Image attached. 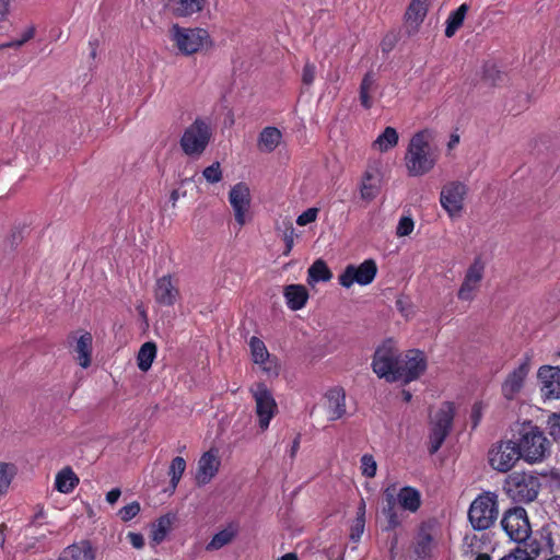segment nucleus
<instances>
[{"label":"nucleus","mask_w":560,"mask_h":560,"mask_svg":"<svg viewBox=\"0 0 560 560\" xmlns=\"http://www.w3.org/2000/svg\"><path fill=\"white\" fill-rule=\"evenodd\" d=\"M436 154L430 145V133L428 130L416 132L405 154V166L411 177H419L428 174L436 164Z\"/></svg>","instance_id":"obj_1"},{"label":"nucleus","mask_w":560,"mask_h":560,"mask_svg":"<svg viewBox=\"0 0 560 560\" xmlns=\"http://www.w3.org/2000/svg\"><path fill=\"white\" fill-rule=\"evenodd\" d=\"M477 290L478 289H476L475 287H472L471 284L464 280L457 292V298L460 301H471Z\"/></svg>","instance_id":"obj_53"},{"label":"nucleus","mask_w":560,"mask_h":560,"mask_svg":"<svg viewBox=\"0 0 560 560\" xmlns=\"http://www.w3.org/2000/svg\"><path fill=\"white\" fill-rule=\"evenodd\" d=\"M468 10L469 5L467 3H463L456 10L450 13L445 22V36L447 38L453 37L459 30V27L463 25Z\"/></svg>","instance_id":"obj_32"},{"label":"nucleus","mask_w":560,"mask_h":560,"mask_svg":"<svg viewBox=\"0 0 560 560\" xmlns=\"http://www.w3.org/2000/svg\"><path fill=\"white\" fill-rule=\"evenodd\" d=\"M156 352H158V348H156L155 342H153V341L144 342L140 347V349L138 351V355H137V364H138L139 370H141L142 372L149 371L152 366V363H153L155 357H156Z\"/></svg>","instance_id":"obj_36"},{"label":"nucleus","mask_w":560,"mask_h":560,"mask_svg":"<svg viewBox=\"0 0 560 560\" xmlns=\"http://www.w3.org/2000/svg\"><path fill=\"white\" fill-rule=\"evenodd\" d=\"M381 178V171L375 163L369 165L363 174L362 184L360 187L361 198L364 200H373L378 194V184Z\"/></svg>","instance_id":"obj_23"},{"label":"nucleus","mask_w":560,"mask_h":560,"mask_svg":"<svg viewBox=\"0 0 560 560\" xmlns=\"http://www.w3.org/2000/svg\"><path fill=\"white\" fill-rule=\"evenodd\" d=\"M401 360V353L394 341L388 338L384 340L375 350L372 369L373 372L380 377L385 378L387 382L399 381V364Z\"/></svg>","instance_id":"obj_6"},{"label":"nucleus","mask_w":560,"mask_h":560,"mask_svg":"<svg viewBox=\"0 0 560 560\" xmlns=\"http://www.w3.org/2000/svg\"><path fill=\"white\" fill-rule=\"evenodd\" d=\"M375 88V78L372 71H368L360 84L359 98L361 105L365 109H370L373 105L370 92Z\"/></svg>","instance_id":"obj_39"},{"label":"nucleus","mask_w":560,"mask_h":560,"mask_svg":"<svg viewBox=\"0 0 560 560\" xmlns=\"http://www.w3.org/2000/svg\"><path fill=\"white\" fill-rule=\"evenodd\" d=\"M540 478L533 471H513L504 480L503 490L517 503L533 502L540 490Z\"/></svg>","instance_id":"obj_4"},{"label":"nucleus","mask_w":560,"mask_h":560,"mask_svg":"<svg viewBox=\"0 0 560 560\" xmlns=\"http://www.w3.org/2000/svg\"><path fill=\"white\" fill-rule=\"evenodd\" d=\"M316 66L310 61H306L302 71V82L305 85H312L315 80Z\"/></svg>","instance_id":"obj_55"},{"label":"nucleus","mask_w":560,"mask_h":560,"mask_svg":"<svg viewBox=\"0 0 560 560\" xmlns=\"http://www.w3.org/2000/svg\"><path fill=\"white\" fill-rule=\"evenodd\" d=\"M377 273V265L374 259H365L359 266L348 265L339 275L338 282L343 288H351L354 283L368 285L372 283Z\"/></svg>","instance_id":"obj_12"},{"label":"nucleus","mask_w":560,"mask_h":560,"mask_svg":"<svg viewBox=\"0 0 560 560\" xmlns=\"http://www.w3.org/2000/svg\"><path fill=\"white\" fill-rule=\"evenodd\" d=\"M476 560H492L488 553H478Z\"/></svg>","instance_id":"obj_64"},{"label":"nucleus","mask_w":560,"mask_h":560,"mask_svg":"<svg viewBox=\"0 0 560 560\" xmlns=\"http://www.w3.org/2000/svg\"><path fill=\"white\" fill-rule=\"evenodd\" d=\"M522 458L527 463H539L550 452V442L544 431L530 422L523 423L513 436Z\"/></svg>","instance_id":"obj_2"},{"label":"nucleus","mask_w":560,"mask_h":560,"mask_svg":"<svg viewBox=\"0 0 560 560\" xmlns=\"http://www.w3.org/2000/svg\"><path fill=\"white\" fill-rule=\"evenodd\" d=\"M95 551L89 540H81L66 547L58 560H94Z\"/></svg>","instance_id":"obj_25"},{"label":"nucleus","mask_w":560,"mask_h":560,"mask_svg":"<svg viewBox=\"0 0 560 560\" xmlns=\"http://www.w3.org/2000/svg\"><path fill=\"white\" fill-rule=\"evenodd\" d=\"M537 380L540 396L546 400L560 399V368L542 365L538 369Z\"/></svg>","instance_id":"obj_15"},{"label":"nucleus","mask_w":560,"mask_h":560,"mask_svg":"<svg viewBox=\"0 0 560 560\" xmlns=\"http://www.w3.org/2000/svg\"><path fill=\"white\" fill-rule=\"evenodd\" d=\"M172 526V520L168 515H163L158 518L156 523L153 525L152 532H151V539L155 544H161L167 533L170 532Z\"/></svg>","instance_id":"obj_41"},{"label":"nucleus","mask_w":560,"mask_h":560,"mask_svg":"<svg viewBox=\"0 0 560 560\" xmlns=\"http://www.w3.org/2000/svg\"><path fill=\"white\" fill-rule=\"evenodd\" d=\"M185 469L186 460L183 457L176 456L175 458L172 459L168 468V475L171 476L170 486L172 488V491H174L177 488L183 477V474L185 472Z\"/></svg>","instance_id":"obj_42"},{"label":"nucleus","mask_w":560,"mask_h":560,"mask_svg":"<svg viewBox=\"0 0 560 560\" xmlns=\"http://www.w3.org/2000/svg\"><path fill=\"white\" fill-rule=\"evenodd\" d=\"M300 447V435H298L294 440H293V443H292V446H291V452H290V455L291 457H294L298 450Z\"/></svg>","instance_id":"obj_61"},{"label":"nucleus","mask_w":560,"mask_h":560,"mask_svg":"<svg viewBox=\"0 0 560 560\" xmlns=\"http://www.w3.org/2000/svg\"><path fill=\"white\" fill-rule=\"evenodd\" d=\"M15 475L16 467L14 464L0 462V495L7 492Z\"/></svg>","instance_id":"obj_43"},{"label":"nucleus","mask_w":560,"mask_h":560,"mask_svg":"<svg viewBox=\"0 0 560 560\" xmlns=\"http://www.w3.org/2000/svg\"><path fill=\"white\" fill-rule=\"evenodd\" d=\"M34 35H35V27L34 26H30L27 30L24 31V33L22 34V37L20 39H15V40L3 43V44L0 45V48L3 49V48H18V47H21L26 42L32 39L34 37Z\"/></svg>","instance_id":"obj_50"},{"label":"nucleus","mask_w":560,"mask_h":560,"mask_svg":"<svg viewBox=\"0 0 560 560\" xmlns=\"http://www.w3.org/2000/svg\"><path fill=\"white\" fill-rule=\"evenodd\" d=\"M221 466V460L218 455V450L211 448L205 452L197 464L196 482L198 486L209 483L218 474Z\"/></svg>","instance_id":"obj_19"},{"label":"nucleus","mask_w":560,"mask_h":560,"mask_svg":"<svg viewBox=\"0 0 560 560\" xmlns=\"http://www.w3.org/2000/svg\"><path fill=\"white\" fill-rule=\"evenodd\" d=\"M206 0H167V7L176 18H188L203 10Z\"/></svg>","instance_id":"obj_27"},{"label":"nucleus","mask_w":560,"mask_h":560,"mask_svg":"<svg viewBox=\"0 0 560 560\" xmlns=\"http://www.w3.org/2000/svg\"><path fill=\"white\" fill-rule=\"evenodd\" d=\"M522 458L515 439L501 441L489 452L490 466L501 472L509 471Z\"/></svg>","instance_id":"obj_13"},{"label":"nucleus","mask_w":560,"mask_h":560,"mask_svg":"<svg viewBox=\"0 0 560 560\" xmlns=\"http://www.w3.org/2000/svg\"><path fill=\"white\" fill-rule=\"evenodd\" d=\"M501 526L506 535L515 542H524L532 533L527 512L522 506L509 509L503 514Z\"/></svg>","instance_id":"obj_11"},{"label":"nucleus","mask_w":560,"mask_h":560,"mask_svg":"<svg viewBox=\"0 0 560 560\" xmlns=\"http://www.w3.org/2000/svg\"><path fill=\"white\" fill-rule=\"evenodd\" d=\"M529 373V364L522 362L504 380L501 390L504 398L513 400L521 393L525 380Z\"/></svg>","instance_id":"obj_20"},{"label":"nucleus","mask_w":560,"mask_h":560,"mask_svg":"<svg viewBox=\"0 0 560 560\" xmlns=\"http://www.w3.org/2000/svg\"><path fill=\"white\" fill-rule=\"evenodd\" d=\"M180 298L178 280L172 275L156 279L154 285V300L162 306H173Z\"/></svg>","instance_id":"obj_17"},{"label":"nucleus","mask_w":560,"mask_h":560,"mask_svg":"<svg viewBox=\"0 0 560 560\" xmlns=\"http://www.w3.org/2000/svg\"><path fill=\"white\" fill-rule=\"evenodd\" d=\"M397 545H398V537H397V535H394L393 539L390 540V546H389V552H390L392 558H394L395 549L397 548Z\"/></svg>","instance_id":"obj_62"},{"label":"nucleus","mask_w":560,"mask_h":560,"mask_svg":"<svg viewBox=\"0 0 560 560\" xmlns=\"http://www.w3.org/2000/svg\"><path fill=\"white\" fill-rule=\"evenodd\" d=\"M238 527L236 524H229L225 528L213 535L211 540L206 545L207 551H214L229 545L237 535Z\"/></svg>","instance_id":"obj_30"},{"label":"nucleus","mask_w":560,"mask_h":560,"mask_svg":"<svg viewBox=\"0 0 560 560\" xmlns=\"http://www.w3.org/2000/svg\"><path fill=\"white\" fill-rule=\"evenodd\" d=\"M361 472L366 478H373L376 475L377 464L371 454H364L361 457Z\"/></svg>","instance_id":"obj_47"},{"label":"nucleus","mask_w":560,"mask_h":560,"mask_svg":"<svg viewBox=\"0 0 560 560\" xmlns=\"http://www.w3.org/2000/svg\"><path fill=\"white\" fill-rule=\"evenodd\" d=\"M281 132L276 127H266L261 130L258 147L261 151L272 152L281 140Z\"/></svg>","instance_id":"obj_35"},{"label":"nucleus","mask_w":560,"mask_h":560,"mask_svg":"<svg viewBox=\"0 0 560 560\" xmlns=\"http://www.w3.org/2000/svg\"><path fill=\"white\" fill-rule=\"evenodd\" d=\"M170 38L184 56H191L212 46L209 32L201 27H183L173 24L170 30Z\"/></svg>","instance_id":"obj_5"},{"label":"nucleus","mask_w":560,"mask_h":560,"mask_svg":"<svg viewBox=\"0 0 560 560\" xmlns=\"http://www.w3.org/2000/svg\"><path fill=\"white\" fill-rule=\"evenodd\" d=\"M399 135L394 127H386L373 141L372 148L380 152H387L398 144Z\"/></svg>","instance_id":"obj_33"},{"label":"nucleus","mask_w":560,"mask_h":560,"mask_svg":"<svg viewBox=\"0 0 560 560\" xmlns=\"http://www.w3.org/2000/svg\"><path fill=\"white\" fill-rule=\"evenodd\" d=\"M454 405L452 402H444L436 411L430 429L429 436V453L435 454L443 445L445 439L451 432L454 420Z\"/></svg>","instance_id":"obj_9"},{"label":"nucleus","mask_w":560,"mask_h":560,"mask_svg":"<svg viewBox=\"0 0 560 560\" xmlns=\"http://www.w3.org/2000/svg\"><path fill=\"white\" fill-rule=\"evenodd\" d=\"M364 514H365V503L362 501L359 508L358 516L354 521V524L351 527L350 537L352 540L357 541L361 538L364 530Z\"/></svg>","instance_id":"obj_46"},{"label":"nucleus","mask_w":560,"mask_h":560,"mask_svg":"<svg viewBox=\"0 0 560 560\" xmlns=\"http://www.w3.org/2000/svg\"><path fill=\"white\" fill-rule=\"evenodd\" d=\"M399 505L410 512H416L421 505L420 492L412 487H404L397 494Z\"/></svg>","instance_id":"obj_31"},{"label":"nucleus","mask_w":560,"mask_h":560,"mask_svg":"<svg viewBox=\"0 0 560 560\" xmlns=\"http://www.w3.org/2000/svg\"><path fill=\"white\" fill-rule=\"evenodd\" d=\"M140 503L138 501H132L118 511V516L122 522H129L140 513Z\"/></svg>","instance_id":"obj_48"},{"label":"nucleus","mask_w":560,"mask_h":560,"mask_svg":"<svg viewBox=\"0 0 560 560\" xmlns=\"http://www.w3.org/2000/svg\"><path fill=\"white\" fill-rule=\"evenodd\" d=\"M549 434L556 440H560V413H552L548 418Z\"/></svg>","instance_id":"obj_52"},{"label":"nucleus","mask_w":560,"mask_h":560,"mask_svg":"<svg viewBox=\"0 0 560 560\" xmlns=\"http://www.w3.org/2000/svg\"><path fill=\"white\" fill-rule=\"evenodd\" d=\"M213 130L206 118H196L187 126L179 139V147L185 155L191 159L200 158L211 142Z\"/></svg>","instance_id":"obj_3"},{"label":"nucleus","mask_w":560,"mask_h":560,"mask_svg":"<svg viewBox=\"0 0 560 560\" xmlns=\"http://www.w3.org/2000/svg\"><path fill=\"white\" fill-rule=\"evenodd\" d=\"M79 478L70 467L60 470L55 479V488L61 493H70L78 486Z\"/></svg>","instance_id":"obj_34"},{"label":"nucleus","mask_w":560,"mask_h":560,"mask_svg":"<svg viewBox=\"0 0 560 560\" xmlns=\"http://www.w3.org/2000/svg\"><path fill=\"white\" fill-rule=\"evenodd\" d=\"M454 405L452 402H444L436 411L430 429L429 436V453L435 454L443 445L445 439L451 432L454 420Z\"/></svg>","instance_id":"obj_10"},{"label":"nucleus","mask_w":560,"mask_h":560,"mask_svg":"<svg viewBox=\"0 0 560 560\" xmlns=\"http://www.w3.org/2000/svg\"><path fill=\"white\" fill-rule=\"evenodd\" d=\"M121 495V491L119 488H114L112 489L110 491L107 492L106 494V501L109 503V504H114L118 501V499L120 498Z\"/></svg>","instance_id":"obj_59"},{"label":"nucleus","mask_w":560,"mask_h":560,"mask_svg":"<svg viewBox=\"0 0 560 560\" xmlns=\"http://www.w3.org/2000/svg\"><path fill=\"white\" fill-rule=\"evenodd\" d=\"M332 278V272L323 259L315 260L307 271V282H327Z\"/></svg>","instance_id":"obj_37"},{"label":"nucleus","mask_w":560,"mask_h":560,"mask_svg":"<svg viewBox=\"0 0 560 560\" xmlns=\"http://www.w3.org/2000/svg\"><path fill=\"white\" fill-rule=\"evenodd\" d=\"M229 201L234 210L235 221L240 226L246 222V213L250 206V192L245 183H237L229 192Z\"/></svg>","instance_id":"obj_18"},{"label":"nucleus","mask_w":560,"mask_h":560,"mask_svg":"<svg viewBox=\"0 0 560 560\" xmlns=\"http://www.w3.org/2000/svg\"><path fill=\"white\" fill-rule=\"evenodd\" d=\"M415 222L410 217H401L396 228V235L399 237L408 236L412 233Z\"/></svg>","instance_id":"obj_51"},{"label":"nucleus","mask_w":560,"mask_h":560,"mask_svg":"<svg viewBox=\"0 0 560 560\" xmlns=\"http://www.w3.org/2000/svg\"><path fill=\"white\" fill-rule=\"evenodd\" d=\"M428 13V0H412L405 13V19L408 23L419 25L423 22Z\"/></svg>","instance_id":"obj_38"},{"label":"nucleus","mask_w":560,"mask_h":560,"mask_svg":"<svg viewBox=\"0 0 560 560\" xmlns=\"http://www.w3.org/2000/svg\"><path fill=\"white\" fill-rule=\"evenodd\" d=\"M506 74L500 71L495 65H486L483 69V80L491 85H501L505 82Z\"/></svg>","instance_id":"obj_45"},{"label":"nucleus","mask_w":560,"mask_h":560,"mask_svg":"<svg viewBox=\"0 0 560 560\" xmlns=\"http://www.w3.org/2000/svg\"><path fill=\"white\" fill-rule=\"evenodd\" d=\"M481 417H482V412H481V404L480 402H475L472 408H471V413H470V419H471V422H472V429H475L480 420H481Z\"/></svg>","instance_id":"obj_58"},{"label":"nucleus","mask_w":560,"mask_h":560,"mask_svg":"<svg viewBox=\"0 0 560 560\" xmlns=\"http://www.w3.org/2000/svg\"><path fill=\"white\" fill-rule=\"evenodd\" d=\"M327 400V413L329 420L341 419L347 411L346 407V390L341 386H336L328 389L325 394Z\"/></svg>","instance_id":"obj_22"},{"label":"nucleus","mask_w":560,"mask_h":560,"mask_svg":"<svg viewBox=\"0 0 560 560\" xmlns=\"http://www.w3.org/2000/svg\"><path fill=\"white\" fill-rule=\"evenodd\" d=\"M384 501H385V504L383 506L382 513L386 517V522H387L384 529L385 530H394L401 523L400 516H399L398 510H397V502H396L394 487L386 488V490L384 491Z\"/></svg>","instance_id":"obj_24"},{"label":"nucleus","mask_w":560,"mask_h":560,"mask_svg":"<svg viewBox=\"0 0 560 560\" xmlns=\"http://www.w3.org/2000/svg\"><path fill=\"white\" fill-rule=\"evenodd\" d=\"M317 214H318L317 208H308L307 210H305L298 217L296 224L300 226L307 225L308 223L316 221Z\"/></svg>","instance_id":"obj_54"},{"label":"nucleus","mask_w":560,"mask_h":560,"mask_svg":"<svg viewBox=\"0 0 560 560\" xmlns=\"http://www.w3.org/2000/svg\"><path fill=\"white\" fill-rule=\"evenodd\" d=\"M278 560H299L296 553L294 552H289V553H285L284 556L280 557Z\"/></svg>","instance_id":"obj_63"},{"label":"nucleus","mask_w":560,"mask_h":560,"mask_svg":"<svg viewBox=\"0 0 560 560\" xmlns=\"http://www.w3.org/2000/svg\"><path fill=\"white\" fill-rule=\"evenodd\" d=\"M202 175L208 183L215 184L222 179V171L219 162H214L202 171Z\"/></svg>","instance_id":"obj_49"},{"label":"nucleus","mask_w":560,"mask_h":560,"mask_svg":"<svg viewBox=\"0 0 560 560\" xmlns=\"http://www.w3.org/2000/svg\"><path fill=\"white\" fill-rule=\"evenodd\" d=\"M283 295L288 307L292 311L302 310L308 300V291L302 284H289L284 287Z\"/></svg>","instance_id":"obj_28"},{"label":"nucleus","mask_w":560,"mask_h":560,"mask_svg":"<svg viewBox=\"0 0 560 560\" xmlns=\"http://www.w3.org/2000/svg\"><path fill=\"white\" fill-rule=\"evenodd\" d=\"M283 232L282 238L284 242V250L282 253L283 256H289L294 246V240L298 237L295 229L290 220L283 221Z\"/></svg>","instance_id":"obj_44"},{"label":"nucleus","mask_w":560,"mask_h":560,"mask_svg":"<svg viewBox=\"0 0 560 560\" xmlns=\"http://www.w3.org/2000/svg\"><path fill=\"white\" fill-rule=\"evenodd\" d=\"M467 192V185L459 180L448 182L442 187L440 202L450 217L462 213Z\"/></svg>","instance_id":"obj_14"},{"label":"nucleus","mask_w":560,"mask_h":560,"mask_svg":"<svg viewBox=\"0 0 560 560\" xmlns=\"http://www.w3.org/2000/svg\"><path fill=\"white\" fill-rule=\"evenodd\" d=\"M127 538L131 546L136 549H141L144 546V538L139 533L129 532Z\"/></svg>","instance_id":"obj_57"},{"label":"nucleus","mask_w":560,"mask_h":560,"mask_svg":"<svg viewBox=\"0 0 560 560\" xmlns=\"http://www.w3.org/2000/svg\"><path fill=\"white\" fill-rule=\"evenodd\" d=\"M253 399L255 400V412L258 418V427L266 431L273 417L278 413V404L266 383L257 382L250 388Z\"/></svg>","instance_id":"obj_8"},{"label":"nucleus","mask_w":560,"mask_h":560,"mask_svg":"<svg viewBox=\"0 0 560 560\" xmlns=\"http://www.w3.org/2000/svg\"><path fill=\"white\" fill-rule=\"evenodd\" d=\"M498 500L492 492L479 494L470 504L468 520L476 530L490 528L498 518Z\"/></svg>","instance_id":"obj_7"},{"label":"nucleus","mask_w":560,"mask_h":560,"mask_svg":"<svg viewBox=\"0 0 560 560\" xmlns=\"http://www.w3.org/2000/svg\"><path fill=\"white\" fill-rule=\"evenodd\" d=\"M427 370V360L422 351L418 349L408 350L405 357H401L399 371V380L410 383L420 377Z\"/></svg>","instance_id":"obj_16"},{"label":"nucleus","mask_w":560,"mask_h":560,"mask_svg":"<svg viewBox=\"0 0 560 560\" xmlns=\"http://www.w3.org/2000/svg\"><path fill=\"white\" fill-rule=\"evenodd\" d=\"M434 547L433 536L425 526H421L416 536L413 552L416 560H430Z\"/></svg>","instance_id":"obj_26"},{"label":"nucleus","mask_w":560,"mask_h":560,"mask_svg":"<svg viewBox=\"0 0 560 560\" xmlns=\"http://www.w3.org/2000/svg\"><path fill=\"white\" fill-rule=\"evenodd\" d=\"M92 335L88 331L82 334L75 343L74 352L77 353V361L83 369H88L92 361Z\"/></svg>","instance_id":"obj_29"},{"label":"nucleus","mask_w":560,"mask_h":560,"mask_svg":"<svg viewBox=\"0 0 560 560\" xmlns=\"http://www.w3.org/2000/svg\"><path fill=\"white\" fill-rule=\"evenodd\" d=\"M252 358L254 363L261 366L267 374L278 375L277 363L270 359V354L262 340L252 337L249 341Z\"/></svg>","instance_id":"obj_21"},{"label":"nucleus","mask_w":560,"mask_h":560,"mask_svg":"<svg viewBox=\"0 0 560 560\" xmlns=\"http://www.w3.org/2000/svg\"><path fill=\"white\" fill-rule=\"evenodd\" d=\"M499 560H533L525 549L516 548Z\"/></svg>","instance_id":"obj_56"},{"label":"nucleus","mask_w":560,"mask_h":560,"mask_svg":"<svg viewBox=\"0 0 560 560\" xmlns=\"http://www.w3.org/2000/svg\"><path fill=\"white\" fill-rule=\"evenodd\" d=\"M485 275V262L481 257H476L472 264L468 267L464 280L479 289L480 282L483 279Z\"/></svg>","instance_id":"obj_40"},{"label":"nucleus","mask_w":560,"mask_h":560,"mask_svg":"<svg viewBox=\"0 0 560 560\" xmlns=\"http://www.w3.org/2000/svg\"><path fill=\"white\" fill-rule=\"evenodd\" d=\"M10 0H0V22L7 19L9 14Z\"/></svg>","instance_id":"obj_60"}]
</instances>
